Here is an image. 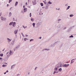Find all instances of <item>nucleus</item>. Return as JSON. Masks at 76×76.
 Returning <instances> with one entry per match:
<instances>
[{
	"label": "nucleus",
	"mask_w": 76,
	"mask_h": 76,
	"mask_svg": "<svg viewBox=\"0 0 76 76\" xmlns=\"http://www.w3.org/2000/svg\"><path fill=\"white\" fill-rule=\"evenodd\" d=\"M61 65H62V64H58L57 65V68H58V67H61Z\"/></svg>",
	"instance_id": "obj_1"
},
{
	"label": "nucleus",
	"mask_w": 76,
	"mask_h": 76,
	"mask_svg": "<svg viewBox=\"0 0 76 76\" xmlns=\"http://www.w3.org/2000/svg\"><path fill=\"white\" fill-rule=\"evenodd\" d=\"M33 5H36L37 4V2L36 0H34V1H32Z\"/></svg>",
	"instance_id": "obj_2"
},
{
	"label": "nucleus",
	"mask_w": 76,
	"mask_h": 76,
	"mask_svg": "<svg viewBox=\"0 0 76 76\" xmlns=\"http://www.w3.org/2000/svg\"><path fill=\"white\" fill-rule=\"evenodd\" d=\"M69 66V64H64L63 65V67H68Z\"/></svg>",
	"instance_id": "obj_3"
},
{
	"label": "nucleus",
	"mask_w": 76,
	"mask_h": 76,
	"mask_svg": "<svg viewBox=\"0 0 76 76\" xmlns=\"http://www.w3.org/2000/svg\"><path fill=\"white\" fill-rule=\"evenodd\" d=\"M6 18H3V17L1 18V20H6Z\"/></svg>",
	"instance_id": "obj_4"
},
{
	"label": "nucleus",
	"mask_w": 76,
	"mask_h": 76,
	"mask_svg": "<svg viewBox=\"0 0 76 76\" xmlns=\"http://www.w3.org/2000/svg\"><path fill=\"white\" fill-rule=\"evenodd\" d=\"M75 59H73L71 60V63L72 64V63H74L75 62Z\"/></svg>",
	"instance_id": "obj_5"
},
{
	"label": "nucleus",
	"mask_w": 76,
	"mask_h": 76,
	"mask_svg": "<svg viewBox=\"0 0 76 76\" xmlns=\"http://www.w3.org/2000/svg\"><path fill=\"white\" fill-rule=\"evenodd\" d=\"M15 40H13L12 42L11 45H14V44H15Z\"/></svg>",
	"instance_id": "obj_6"
},
{
	"label": "nucleus",
	"mask_w": 76,
	"mask_h": 76,
	"mask_svg": "<svg viewBox=\"0 0 76 76\" xmlns=\"http://www.w3.org/2000/svg\"><path fill=\"white\" fill-rule=\"evenodd\" d=\"M13 52H12V51L11 50H10V55L9 56H10V55H12V54H13Z\"/></svg>",
	"instance_id": "obj_7"
},
{
	"label": "nucleus",
	"mask_w": 76,
	"mask_h": 76,
	"mask_svg": "<svg viewBox=\"0 0 76 76\" xmlns=\"http://www.w3.org/2000/svg\"><path fill=\"white\" fill-rule=\"evenodd\" d=\"M23 10H24V12H26V11H27V8H24L23 9Z\"/></svg>",
	"instance_id": "obj_8"
},
{
	"label": "nucleus",
	"mask_w": 76,
	"mask_h": 76,
	"mask_svg": "<svg viewBox=\"0 0 76 76\" xmlns=\"http://www.w3.org/2000/svg\"><path fill=\"white\" fill-rule=\"evenodd\" d=\"M15 25H16V22H14L13 23L12 26H13V27H15Z\"/></svg>",
	"instance_id": "obj_9"
},
{
	"label": "nucleus",
	"mask_w": 76,
	"mask_h": 76,
	"mask_svg": "<svg viewBox=\"0 0 76 76\" xmlns=\"http://www.w3.org/2000/svg\"><path fill=\"white\" fill-rule=\"evenodd\" d=\"M51 47H52V48H53V47H55V44H52V45H51Z\"/></svg>",
	"instance_id": "obj_10"
},
{
	"label": "nucleus",
	"mask_w": 76,
	"mask_h": 76,
	"mask_svg": "<svg viewBox=\"0 0 76 76\" xmlns=\"http://www.w3.org/2000/svg\"><path fill=\"white\" fill-rule=\"evenodd\" d=\"M18 33V30H15L14 31V34H16Z\"/></svg>",
	"instance_id": "obj_11"
},
{
	"label": "nucleus",
	"mask_w": 76,
	"mask_h": 76,
	"mask_svg": "<svg viewBox=\"0 0 76 76\" xmlns=\"http://www.w3.org/2000/svg\"><path fill=\"white\" fill-rule=\"evenodd\" d=\"M18 2L16 1L15 4V7H16V6H17L18 5Z\"/></svg>",
	"instance_id": "obj_12"
},
{
	"label": "nucleus",
	"mask_w": 76,
	"mask_h": 76,
	"mask_svg": "<svg viewBox=\"0 0 76 76\" xmlns=\"http://www.w3.org/2000/svg\"><path fill=\"white\" fill-rule=\"evenodd\" d=\"M70 6H68V7L66 8V10H69V9H70Z\"/></svg>",
	"instance_id": "obj_13"
},
{
	"label": "nucleus",
	"mask_w": 76,
	"mask_h": 76,
	"mask_svg": "<svg viewBox=\"0 0 76 76\" xmlns=\"http://www.w3.org/2000/svg\"><path fill=\"white\" fill-rule=\"evenodd\" d=\"M60 27V25L59 24L58 25L57 27V28L58 29V28H59Z\"/></svg>",
	"instance_id": "obj_14"
},
{
	"label": "nucleus",
	"mask_w": 76,
	"mask_h": 76,
	"mask_svg": "<svg viewBox=\"0 0 76 76\" xmlns=\"http://www.w3.org/2000/svg\"><path fill=\"white\" fill-rule=\"evenodd\" d=\"M11 15H12V12H10L9 13V17H10V16H11Z\"/></svg>",
	"instance_id": "obj_15"
},
{
	"label": "nucleus",
	"mask_w": 76,
	"mask_h": 76,
	"mask_svg": "<svg viewBox=\"0 0 76 76\" xmlns=\"http://www.w3.org/2000/svg\"><path fill=\"white\" fill-rule=\"evenodd\" d=\"M32 25L33 26V27L35 28V23H33Z\"/></svg>",
	"instance_id": "obj_16"
},
{
	"label": "nucleus",
	"mask_w": 76,
	"mask_h": 76,
	"mask_svg": "<svg viewBox=\"0 0 76 76\" xmlns=\"http://www.w3.org/2000/svg\"><path fill=\"white\" fill-rule=\"evenodd\" d=\"M13 23V22H12L10 23L9 25H12Z\"/></svg>",
	"instance_id": "obj_17"
},
{
	"label": "nucleus",
	"mask_w": 76,
	"mask_h": 76,
	"mask_svg": "<svg viewBox=\"0 0 76 76\" xmlns=\"http://www.w3.org/2000/svg\"><path fill=\"white\" fill-rule=\"evenodd\" d=\"M41 24V22H39L38 23V26H40Z\"/></svg>",
	"instance_id": "obj_18"
},
{
	"label": "nucleus",
	"mask_w": 76,
	"mask_h": 76,
	"mask_svg": "<svg viewBox=\"0 0 76 76\" xmlns=\"http://www.w3.org/2000/svg\"><path fill=\"white\" fill-rule=\"evenodd\" d=\"M57 72V70H54L53 74H54L55 73H56V72Z\"/></svg>",
	"instance_id": "obj_19"
},
{
	"label": "nucleus",
	"mask_w": 76,
	"mask_h": 76,
	"mask_svg": "<svg viewBox=\"0 0 76 76\" xmlns=\"http://www.w3.org/2000/svg\"><path fill=\"white\" fill-rule=\"evenodd\" d=\"M15 67V64L11 66V69H12Z\"/></svg>",
	"instance_id": "obj_20"
},
{
	"label": "nucleus",
	"mask_w": 76,
	"mask_h": 76,
	"mask_svg": "<svg viewBox=\"0 0 76 76\" xmlns=\"http://www.w3.org/2000/svg\"><path fill=\"white\" fill-rule=\"evenodd\" d=\"M0 56H1V57H3V53L0 54Z\"/></svg>",
	"instance_id": "obj_21"
},
{
	"label": "nucleus",
	"mask_w": 76,
	"mask_h": 76,
	"mask_svg": "<svg viewBox=\"0 0 76 76\" xmlns=\"http://www.w3.org/2000/svg\"><path fill=\"white\" fill-rule=\"evenodd\" d=\"M74 16V15L73 14H71L69 15L70 17H73Z\"/></svg>",
	"instance_id": "obj_22"
},
{
	"label": "nucleus",
	"mask_w": 76,
	"mask_h": 76,
	"mask_svg": "<svg viewBox=\"0 0 76 76\" xmlns=\"http://www.w3.org/2000/svg\"><path fill=\"white\" fill-rule=\"evenodd\" d=\"M59 72H61L62 70V69H61V68H60L59 69Z\"/></svg>",
	"instance_id": "obj_23"
},
{
	"label": "nucleus",
	"mask_w": 76,
	"mask_h": 76,
	"mask_svg": "<svg viewBox=\"0 0 76 76\" xmlns=\"http://www.w3.org/2000/svg\"><path fill=\"white\" fill-rule=\"evenodd\" d=\"M7 40H8V41H9L10 42L11 41V40H10V39L9 38H7Z\"/></svg>",
	"instance_id": "obj_24"
},
{
	"label": "nucleus",
	"mask_w": 76,
	"mask_h": 76,
	"mask_svg": "<svg viewBox=\"0 0 76 76\" xmlns=\"http://www.w3.org/2000/svg\"><path fill=\"white\" fill-rule=\"evenodd\" d=\"M48 4H52V3L50 1H49L48 2Z\"/></svg>",
	"instance_id": "obj_25"
},
{
	"label": "nucleus",
	"mask_w": 76,
	"mask_h": 76,
	"mask_svg": "<svg viewBox=\"0 0 76 76\" xmlns=\"http://www.w3.org/2000/svg\"><path fill=\"white\" fill-rule=\"evenodd\" d=\"M45 9H48V6H46V7H45Z\"/></svg>",
	"instance_id": "obj_26"
},
{
	"label": "nucleus",
	"mask_w": 76,
	"mask_h": 76,
	"mask_svg": "<svg viewBox=\"0 0 76 76\" xmlns=\"http://www.w3.org/2000/svg\"><path fill=\"white\" fill-rule=\"evenodd\" d=\"M44 50H46V51H49L50 50V49L45 48L44 49Z\"/></svg>",
	"instance_id": "obj_27"
},
{
	"label": "nucleus",
	"mask_w": 76,
	"mask_h": 76,
	"mask_svg": "<svg viewBox=\"0 0 76 76\" xmlns=\"http://www.w3.org/2000/svg\"><path fill=\"white\" fill-rule=\"evenodd\" d=\"M23 27L24 28V29H25V28H27V27L26 26L25 27L24 26H23Z\"/></svg>",
	"instance_id": "obj_28"
},
{
	"label": "nucleus",
	"mask_w": 76,
	"mask_h": 76,
	"mask_svg": "<svg viewBox=\"0 0 76 76\" xmlns=\"http://www.w3.org/2000/svg\"><path fill=\"white\" fill-rule=\"evenodd\" d=\"M69 38H73V36L72 35L69 37Z\"/></svg>",
	"instance_id": "obj_29"
},
{
	"label": "nucleus",
	"mask_w": 76,
	"mask_h": 76,
	"mask_svg": "<svg viewBox=\"0 0 76 76\" xmlns=\"http://www.w3.org/2000/svg\"><path fill=\"white\" fill-rule=\"evenodd\" d=\"M40 4L41 5V6H44V4H43V3H41Z\"/></svg>",
	"instance_id": "obj_30"
},
{
	"label": "nucleus",
	"mask_w": 76,
	"mask_h": 76,
	"mask_svg": "<svg viewBox=\"0 0 76 76\" xmlns=\"http://www.w3.org/2000/svg\"><path fill=\"white\" fill-rule=\"evenodd\" d=\"M1 12V11L0 10V16H1V14H2V12Z\"/></svg>",
	"instance_id": "obj_31"
},
{
	"label": "nucleus",
	"mask_w": 76,
	"mask_h": 76,
	"mask_svg": "<svg viewBox=\"0 0 76 76\" xmlns=\"http://www.w3.org/2000/svg\"><path fill=\"white\" fill-rule=\"evenodd\" d=\"M12 0H9V3H10V2H12Z\"/></svg>",
	"instance_id": "obj_32"
},
{
	"label": "nucleus",
	"mask_w": 76,
	"mask_h": 76,
	"mask_svg": "<svg viewBox=\"0 0 76 76\" xmlns=\"http://www.w3.org/2000/svg\"><path fill=\"white\" fill-rule=\"evenodd\" d=\"M57 70V68L56 67L54 68L55 70Z\"/></svg>",
	"instance_id": "obj_33"
},
{
	"label": "nucleus",
	"mask_w": 76,
	"mask_h": 76,
	"mask_svg": "<svg viewBox=\"0 0 76 76\" xmlns=\"http://www.w3.org/2000/svg\"><path fill=\"white\" fill-rule=\"evenodd\" d=\"M31 16H32V14L31 13H30V17H31Z\"/></svg>",
	"instance_id": "obj_34"
},
{
	"label": "nucleus",
	"mask_w": 76,
	"mask_h": 76,
	"mask_svg": "<svg viewBox=\"0 0 76 76\" xmlns=\"http://www.w3.org/2000/svg\"><path fill=\"white\" fill-rule=\"evenodd\" d=\"M31 20L32 22H34V19H33V18H31Z\"/></svg>",
	"instance_id": "obj_35"
},
{
	"label": "nucleus",
	"mask_w": 76,
	"mask_h": 76,
	"mask_svg": "<svg viewBox=\"0 0 76 76\" xmlns=\"http://www.w3.org/2000/svg\"><path fill=\"white\" fill-rule=\"evenodd\" d=\"M33 40H34V39H32L30 40V42L31 41H33Z\"/></svg>",
	"instance_id": "obj_36"
},
{
	"label": "nucleus",
	"mask_w": 76,
	"mask_h": 76,
	"mask_svg": "<svg viewBox=\"0 0 76 76\" xmlns=\"http://www.w3.org/2000/svg\"><path fill=\"white\" fill-rule=\"evenodd\" d=\"M26 39H27V38H25L24 39V41H26Z\"/></svg>",
	"instance_id": "obj_37"
},
{
	"label": "nucleus",
	"mask_w": 76,
	"mask_h": 76,
	"mask_svg": "<svg viewBox=\"0 0 76 76\" xmlns=\"http://www.w3.org/2000/svg\"><path fill=\"white\" fill-rule=\"evenodd\" d=\"M2 67H5V66L4 65V64H3L2 66Z\"/></svg>",
	"instance_id": "obj_38"
},
{
	"label": "nucleus",
	"mask_w": 76,
	"mask_h": 76,
	"mask_svg": "<svg viewBox=\"0 0 76 76\" xmlns=\"http://www.w3.org/2000/svg\"><path fill=\"white\" fill-rule=\"evenodd\" d=\"M68 4H66L65 5V6L67 7L68 6Z\"/></svg>",
	"instance_id": "obj_39"
},
{
	"label": "nucleus",
	"mask_w": 76,
	"mask_h": 76,
	"mask_svg": "<svg viewBox=\"0 0 76 76\" xmlns=\"http://www.w3.org/2000/svg\"><path fill=\"white\" fill-rule=\"evenodd\" d=\"M43 2H44V3H45V4H46V2H45V1H43Z\"/></svg>",
	"instance_id": "obj_40"
},
{
	"label": "nucleus",
	"mask_w": 76,
	"mask_h": 76,
	"mask_svg": "<svg viewBox=\"0 0 76 76\" xmlns=\"http://www.w3.org/2000/svg\"><path fill=\"white\" fill-rule=\"evenodd\" d=\"M21 13H24V12H23V11H22Z\"/></svg>",
	"instance_id": "obj_41"
},
{
	"label": "nucleus",
	"mask_w": 76,
	"mask_h": 76,
	"mask_svg": "<svg viewBox=\"0 0 76 76\" xmlns=\"http://www.w3.org/2000/svg\"><path fill=\"white\" fill-rule=\"evenodd\" d=\"M28 8H31V7L29 6H28Z\"/></svg>",
	"instance_id": "obj_42"
},
{
	"label": "nucleus",
	"mask_w": 76,
	"mask_h": 76,
	"mask_svg": "<svg viewBox=\"0 0 76 76\" xmlns=\"http://www.w3.org/2000/svg\"><path fill=\"white\" fill-rule=\"evenodd\" d=\"M8 72H9V71H8V70H7L6 72V73H7Z\"/></svg>",
	"instance_id": "obj_43"
},
{
	"label": "nucleus",
	"mask_w": 76,
	"mask_h": 76,
	"mask_svg": "<svg viewBox=\"0 0 76 76\" xmlns=\"http://www.w3.org/2000/svg\"><path fill=\"white\" fill-rule=\"evenodd\" d=\"M17 76H20V74H18L17 75Z\"/></svg>",
	"instance_id": "obj_44"
},
{
	"label": "nucleus",
	"mask_w": 76,
	"mask_h": 76,
	"mask_svg": "<svg viewBox=\"0 0 76 76\" xmlns=\"http://www.w3.org/2000/svg\"><path fill=\"white\" fill-rule=\"evenodd\" d=\"M60 20H61V19H58V21H60Z\"/></svg>",
	"instance_id": "obj_45"
},
{
	"label": "nucleus",
	"mask_w": 76,
	"mask_h": 76,
	"mask_svg": "<svg viewBox=\"0 0 76 76\" xmlns=\"http://www.w3.org/2000/svg\"><path fill=\"white\" fill-rule=\"evenodd\" d=\"M9 52H7L6 53L7 55L8 54H9Z\"/></svg>",
	"instance_id": "obj_46"
},
{
	"label": "nucleus",
	"mask_w": 76,
	"mask_h": 76,
	"mask_svg": "<svg viewBox=\"0 0 76 76\" xmlns=\"http://www.w3.org/2000/svg\"><path fill=\"white\" fill-rule=\"evenodd\" d=\"M2 60V58H0V60Z\"/></svg>",
	"instance_id": "obj_47"
},
{
	"label": "nucleus",
	"mask_w": 76,
	"mask_h": 76,
	"mask_svg": "<svg viewBox=\"0 0 76 76\" xmlns=\"http://www.w3.org/2000/svg\"><path fill=\"white\" fill-rule=\"evenodd\" d=\"M66 29V27H65L63 28V29Z\"/></svg>",
	"instance_id": "obj_48"
},
{
	"label": "nucleus",
	"mask_w": 76,
	"mask_h": 76,
	"mask_svg": "<svg viewBox=\"0 0 76 76\" xmlns=\"http://www.w3.org/2000/svg\"><path fill=\"white\" fill-rule=\"evenodd\" d=\"M37 67H36V68H35L34 70H36V69H37Z\"/></svg>",
	"instance_id": "obj_49"
},
{
	"label": "nucleus",
	"mask_w": 76,
	"mask_h": 76,
	"mask_svg": "<svg viewBox=\"0 0 76 76\" xmlns=\"http://www.w3.org/2000/svg\"><path fill=\"white\" fill-rule=\"evenodd\" d=\"M25 5H24V6H23V8H24H24H25Z\"/></svg>",
	"instance_id": "obj_50"
},
{
	"label": "nucleus",
	"mask_w": 76,
	"mask_h": 76,
	"mask_svg": "<svg viewBox=\"0 0 76 76\" xmlns=\"http://www.w3.org/2000/svg\"><path fill=\"white\" fill-rule=\"evenodd\" d=\"M62 45H61L60 46V48H61V47H62Z\"/></svg>",
	"instance_id": "obj_51"
},
{
	"label": "nucleus",
	"mask_w": 76,
	"mask_h": 76,
	"mask_svg": "<svg viewBox=\"0 0 76 76\" xmlns=\"http://www.w3.org/2000/svg\"><path fill=\"white\" fill-rule=\"evenodd\" d=\"M4 75H6V72H4Z\"/></svg>",
	"instance_id": "obj_52"
},
{
	"label": "nucleus",
	"mask_w": 76,
	"mask_h": 76,
	"mask_svg": "<svg viewBox=\"0 0 76 76\" xmlns=\"http://www.w3.org/2000/svg\"><path fill=\"white\" fill-rule=\"evenodd\" d=\"M26 37H28V35L27 34H26Z\"/></svg>",
	"instance_id": "obj_53"
},
{
	"label": "nucleus",
	"mask_w": 76,
	"mask_h": 76,
	"mask_svg": "<svg viewBox=\"0 0 76 76\" xmlns=\"http://www.w3.org/2000/svg\"><path fill=\"white\" fill-rule=\"evenodd\" d=\"M5 50V49H4V50H2V51H4Z\"/></svg>",
	"instance_id": "obj_54"
},
{
	"label": "nucleus",
	"mask_w": 76,
	"mask_h": 76,
	"mask_svg": "<svg viewBox=\"0 0 76 76\" xmlns=\"http://www.w3.org/2000/svg\"><path fill=\"white\" fill-rule=\"evenodd\" d=\"M41 38H42V37H39V39H41Z\"/></svg>",
	"instance_id": "obj_55"
},
{
	"label": "nucleus",
	"mask_w": 76,
	"mask_h": 76,
	"mask_svg": "<svg viewBox=\"0 0 76 76\" xmlns=\"http://www.w3.org/2000/svg\"><path fill=\"white\" fill-rule=\"evenodd\" d=\"M5 65V67H6V66H7V65L5 64V65Z\"/></svg>",
	"instance_id": "obj_56"
},
{
	"label": "nucleus",
	"mask_w": 76,
	"mask_h": 76,
	"mask_svg": "<svg viewBox=\"0 0 76 76\" xmlns=\"http://www.w3.org/2000/svg\"><path fill=\"white\" fill-rule=\"evenodd\" d=\"M21 34H22V35H23V33H21Z\"/></svg>",
	"instance_id": "obj_57"
},
{
	"label": "nucleus",
	"mask_w": 76,
	"mask_h": 76,
	"mask_svg": "<svg viewBox=\"0 0 76 76\" xmlns=\"http://www.w3.org/2000/svg\"><path fill=\"white\" fill-rule=\"evenodd\" d=\"M16 49H17V48H18V47H16Z\"/></svg>",
	"instance_id": "obj_58"
},
{
	"label": "nucleus",
	"mask_w": 76,
	"mask_h": 76,
	"mask_svg": "<svg viewBox=\"0 0 76 76\" xmlns=\"http://www.w3.org/2000/svg\"><path fill=\"white\" fill-rule=\"evenodd\" d=\"M58 73V71H57V72H56V73Z\"/></svg>",
	"instance_id": "obj_59"
},
{
	"label": "nucleus",
	"mask_w": 76,
	"mask_h": 76,
	"mask_svg": "<svg viewBox=\"0 0 76 76\" xmlns=\"http://www.w3.org/2000/svg\"><path fill=\"white\" fill-rule=\"evenodd\" d=\"M27 2H26V5H27Z\"/></svg>",
	"instance_id": "obj_60"
},
{
	"label": "nucleus",
	"mask_w": 76,
	"mask_h": 76,
	"mask_svg": "<svg viewBox=\"0 0 76 76\" xmlns=\"http://www.w3.org/2000/svg\"><path fill=\"white\" fill-rule=\"evenodd\" d=\"M69 30H70V29H71V28H69Z\"/></svg>",
	"instance_id": "obj_61"
},
{
	"label": "nucleus",
	"mask_w": 76,
	"mask_h": 76,
	"mask_svg": "<svg viewBox=\"0 0 76 76\" xmlns=\"http://www.w3.org/2000/svg\"><path fill=\"white\" fill-rule=\"evenodd\" d=\"M9 4H7V6H9Z\"/></svg>",
	"instance_id": "obj_62"
},
{
	"label": "nucleus",
	"mask_w": 76,
	"mask_h": 76,
	"mask_svg": "<svg viewBox=\"0 0 76 76\" xmlns=\"http://www.w3.org/2000/svg\"><path fill=\"white\" fill-rule=\"evenodd\" d=\"M13 20H15V18H13Z\"/></svg>",
	"instance_id": "obj_63"
},
{
	"label": "nucleus",
	"mask_w": 76,
	"mask_h": 76,
	"mask_svg": "<svg viewBox=\"0 0 76 76\" xmlns=\"http://www.w3.org/2000/svg\"><path fill=\"white\" fill-rule=\"evenodd\" d=\"M22 36H23V37H24V35L23 34V35H22Z\"/></svg>",
	"instance_id": "obj_64"
}]
</instances>
